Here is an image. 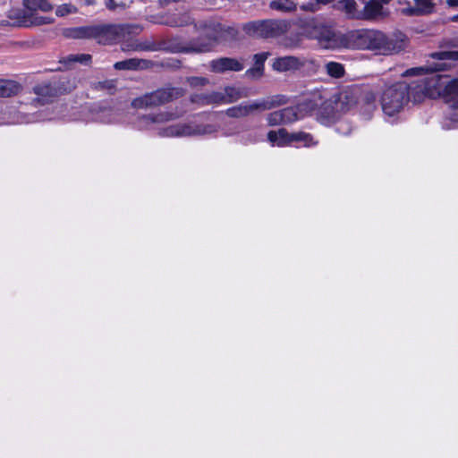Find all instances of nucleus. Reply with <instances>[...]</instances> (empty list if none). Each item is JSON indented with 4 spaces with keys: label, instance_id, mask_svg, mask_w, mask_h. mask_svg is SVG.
Returning <instances> with one entry per match:
<instances>
[{
    "label": "nucleus",
    "instance_id": "47",
    "mask_svg": "<svg viewBox=\"0 0 458 458\" xmlns=\"http://www.w3.org/2000/svg\"><path fill=\"white\" fill-rule=\"evenodd\" d=\"M452 21L458 22V13L451 18Z\"/></svg>",
    "mask_w": 458,
    "mask_h": 458
},
{
    "label": "nucleus",
    "instance_id": "14",
    "mask_svg": "<svg viewBox=\"0 0 458 458\" xmlns=\"http://www.w3.org/2000/svg\"><path fill=\"white\" fill-rule=\"evenodd\" d=\"M177 116L172 112H159L150 114L140 118L138 127L140 129H153L155 125L169 122Z\"/></svg>",
    "mask_w": 458,
    "mask_h": 458
},
{
    "label": "nucleus",
    "instance_id": "26",
    "mask_svg": "<svg viewBox=\"0 0 458 458\" xmlns=\"http://www.w3.org/2000/svg\"><path fill=\"white\" fill-rule=\"evenodd\" d=\"M269 8L281 13H292L296 10L297 5L293 0H272Z\"/></svg>",
    "mask_w": 458,
    "mask_h": 458
},
{
    "label": "nucleus",
    "instance_id": "28",
    "mask_svg": "<svg viewBox=\"0 0 458 458\" xmlns=\"http://www.w3.org/2000/svg\"><path fill=\"white\" fill-rule=\"evenodd\" d=\"M293 142H301L304 147H311L317 144L313 137L304 131L290 133V144Z\"/></svg>",
    "mask_w": 458,
    "mask_h": 458
},
{
    "label": "nucleus",
    "instance_id": "34",
    "mask_svg": "<svg viewBox=\"0 0 458 458\" xmlns=\"http://www.w3.org/2000/svg\"><path fill=\"white\" fill-rule=\"evenodd\" d=\"M444 69V66L442 64H437L435 67H428V66H421V67H414L411 69H407L403 73V76H420L426 73L428 71H436V70H442Z\"/></svg>",
    "mask_w": 458,
    "mask_h": 458
},
{
    "label": "nucleus",
    "instance_id": "49",
    "mask_svg": "<svg viewBox=\"0 0 458 458\" xmlns=\"http://www.w3.org/2000/svg\"><path fill=\"white\" fill-rule=\"evenodd\" d=\"M104 113H106L108 115H111L113 111L108 109V110H105Z\"/></svg>",
    "mask_w": 458,
    "mask_h": 458
},
{
    "label": "nucleus",
    "instance_id": "35",
    "mask_svg": "<svg viewBox=\"0 0 458 458\" xmlns=\"http://www.w3.org/2000/svg\"><path fill=\"white\" fill-rule=\"evenodd\" d=\"M139 60L137 59H128L124 61H120L114 64V67L116 70H133L139 66Z\"/></svg>",
    "mask_w": 458,
    "mask_h": 458
},
{
    "label": "nucleus",
    "instance_id": "46",
    "mask_svg": "<svg viewBox=\"0 0 458 458\" xmlns=\"http://www.w3.org/2000/svg\"><path fill=\"white\" fill-rule=\"evenodd\" d=\"M379 3H381V6H383V4H387L391 0H377Z\"/></svg>",
    "mask_w": 458,
    "mask_h": 458
},
{
    "label": "nucleus",
    "instance_id": "12",
    "mask_svg": "<svg viewBox=\"0 0 458 458\" xmlns=\"http://www.w3.org/2000/svg\"><path fill=\"white\" fill-rule=\"evenodd\" d=\"M209 68L214 72L223 73L228 71L240 72L243 70L244 65L242 62L238 59L221 57L212 60L209 63Z\"/></svg>",
    "mask_w": 458,
    "mask_h": 458
},
{
    "label": "nucleus",
    "instance_id": "19",
    "mask_svg": "<svg viewBox=\"0 0 458 458\" xmlns=\"http://www.w3.org/2000/svg\"><path fill=\"white\" fill-rule=\"evenodd\" d=\"M310 36L317 38L324 47H330L335 38L334 32L322 23H318L313 27Z\"/></svg>",
    "mask_w": 458,
    "mask_h": 458
},
{
    "label": "nucleus",
    "instance_id": "22",
    "mask_svg": "<svg viewBox=\"0 0 458 458\" xmlns=\"http://www.w3.org/2000/svg\"><path fill=\"white\" fill-rule=\"evenodd\" d=\"M337 10L344 13L349 19L361 20V10L358 9L355 0H341L335 4Z\"/></svg>",
    "mask_w": 458,
    "mask_h": 458
},
{
    "label": "nucleus",
    "instance_id": "20",
    "mask_svg": "<svg viewBox=\"0 0 458 458\" xmlns=\"http://www.w3.org/2000/svg\"><path fill=\"white\" fill-rule=\"evenodd\" d=\"M208 28L214 33L217 35V42L220 40H232L235 39L238 31L233 27L225 26L221 23L208 22Z\"/></svg>",
    "mask_w": 458,
    "mask_h": 458
},
{
    "label": "nucleus",
    "instance_id": "31",
    "mask_svg": "<svg viewBox=\"0 0 458 458\" xmlns=\"http://www.w3.org/2000/svg\"><path fill=\"white\" fill-rule=\"evenodd\" d=\"M283 116V122L284 124L292 123L301 118V113L297 106H290L280 109Z\"/></svg>",
    "mask_w": 458,
    "mask_h": 458
},
{
    "label": "nucleus",
    "instance_id": "39",
    "mask_svg": "<svg viewBox=\"0 0 458 458\" xmlns=\"http://www.w3.org/2000/svg\"><path fill=\"white\" fill-rule=\"evenodd\" d=\"M187 81L191 88L204 87L209 82L205 77H190Z\"/></svg>",
    "mask_w": 458,
    "mask_h": 458
},
{
    "label": "nucleus",
    "instance_id": "41",
    "mask_svg": "<svg viewBox=\"0 0 458 458\" xmlns=\"http://www.w3.org/2000/svg\"><path fill=\"white\" fill-rule=\"evenodd\" d=\"M320 3H318L316 0L315 2L304 4L301 6V9L306 12H316L318 9V5Z\"/></svg>",
    "mask_w": 458,
    "mask_h": 458
},
{
    "label": "nucleus",
    "instance_id": "32",
    "mask_svg": "<svg viewBox=\"0 0 458 458\" xmlns=\"http://www.w3.org/2000/svg\"><path fill=\"white\" fill-rule=\"evenodd\" d=\"M435 0H414L417 6V13L420 15H428L435 10Z\"/></svg>",
    "mask_w": 458,
    "mask_h": 458
},
{
    "label": "nucleus",
    "instance_id": "44",
    "mask_svg": "<svg viewBox=\"0 0 458 458\" xmlns=\"http://www.w3.org/2000/svg\"><path fill=\"white\" fill-rule=\"evenodd\" d=\"M446 3L450 6H458V0H446Z\"/></svg>",
    "mask_w": 458,
    "mask_h": 458
},
{
    "label": "nucleus",
    "instance_id": "30",
    "mask_svg": "<svg viewBox=\"0 0 458 458\" xmlns=\"http://www.w3.org/2000/svg\"><path fill=\"white\" fill-rule=\"evenodd\" d=\"M325 70L330 77L335 79L342 78L345 73L344 66L340 63L333 61L327 62L325 64Z\"/></svg>",
    "mask_w": 458,
    "mask_h": 458
},
{
    "label": "nucleus",
    "instance_id": "16",
    "mask_svg": "<svg viewBox=\"0 0 458 458\" xmlns=\"http://www.w3.org/2000/svg\"><path fill=\"white\" fill-rule=\"evenodd\" d=\"M304 65V61L293 55H286L274 59L272 68L283 72L300 69Z\"/></svg>",
    "mask_w": 458,
    "mask_h": 458
},
{
    "label": "nucleus",
    "instance_id": "23",
    "mask_svg": "<svg viewBox=\"0 0 458 458\" xmlns=\"http://www.w3.org/2000/svg\"><path fill=\"white\" fill-rule=\"evenodd\" d=\"M220 94L223 97L221 104L236 102L242 98L248 97V91L246 89L236 87H226L223 92H220Z\"/></svg>",
    "mask_w": 458,
    "mask_h": 458
},
{
    "label": "nucleus",
    "instance_id": "24",
    "mask_svg": "<svg viewBox=\"0 0 458 458\" xmlns=\"http://www.w3.org/2000/svg\"><path fill=\"white\" fill-rule=\"evenodd\" d=\"M267 140L272 146L284 147L290 144V132L283 128L278 131H270L267 133Z\"/></svg>",
    "mask_w": 458,
    "mask_h": 458
},
{
    "label": "nucleus",
    "instance_id": "9",
    "mask_svg": "<svg viewBox=\"0 0 458 458\" xmlns=\"http://www.w3.org/2000/svg\"><path fill=\"white\" fill-rule=\"evenodd\" d=\"M195 28L202 30L205 36L191 40L188 43L178 45L175 47L177 51L183 53H205L213 49L217 43V35H214L213 31L209 30L208 23L201 22L199 25H195Z\"/></svg>",
    "mask_w": 458,
    "mask_h": 458
},
{
    "label": "nucleus",
    "instance_id": "1",
    "mask_svg": "<svg viewBox=\"0 0 458 458\" xmlns=\"http://www.w3.org/2000/svg\"><path fill=\"white\" fill-rule=\"evenodd\" d=\"M411 96L414 102H421L425 98H443L447 105L446 119L454 123V114L458 107V79L435 72L421 77L411 85Z\"/></svg>",
    "mask_w": 458,
    "mask_h": 458
},
{
    "label": "nucleus",
    "instance_id": "21",
    "mask_svg": "<svg viewBox=\"0 0 458 458\" xmlns=\"http://www.w3.org/2000/svg\"><path fill=\"white\" fill-rule=\"evenodd\" d=\"M223 99L219 91H212L208 93H198L191 96V102L199 106L217 105L221 104Z\"/></svg>",
    "mask_w": 458,
    "mask_h": 458
},
{
    "label": "nucleus",
    "instance_id": "5",
    "mask_svg": "<svg viewBox=\"0 0 458 458\" xmlns=\"http://www.w3.org/2000/svg\"><path fill=\"white\" fill-rule=\"evenodd\" d=\"M290 23L285 20L268 19L249 21L243 24L244 32L253 38H277L285 34Z\"/></svg>",
    "mask_w": 458,
    "mask_h": 458
},
{
    "label": "nucleus",
    "instance_id": "10",
    "mask_svg": "<svg viewBox=\"0 0 458 458\" xmlns=\"http://www.w3.org/2000/svg\"><path fill=\"white\" fill-rule=\"evenodd\" d=\"M301 117L316 113L318 117L330 118L333 114L332 102L320 93H313L298 105Z\"/></svg>",
    "mask_w": 458,
    "mask_h": 458
},
{
    "label": "nucleus",
    "instance_id": "15",
    "mask_svg": "<svg viewBox=\"0 0 458 458\" xmlns=\"http://www.w3.org/2000/svg\"><path fill=\"white\" fill-rule=\"evenodd\" d=\"M360 97V88H346L339 93L337 105L340 106L342 111H348L358 105V100Z\"/></svg>",
    "mask_w": 458,
    "mask_h": 458
},
{
    "label": "nucleus",
    "instance_id": "11",
    "mask_svg": "<svg viewBox=\"0 0 458 458\" xmlns=\"http://www.w3.org/2000/svg\"><path fill=\"white\" fill-rule=\"evenodd\" d=\"M74 88L75 83H70V81L68 85H64V82L38 84L33 88V92L37 95L33 104L35 106L47 104L52 102L57 95L71 91Z\"/></svg>",
    "mask_w": 458,
    "mask_h": 458
},
{
    "label": "nucleus",
    "instance_id": "37",
    "mask_svg": "<svg viewBox=\"0 0 458 458\" xmlns=\"http://www.w3.org/2000/svg\"><path fill=\"white\" fill-rule=\"evenodd\" d=\"M267 124L269 126H276L284 124L283 122V116L281 110H277L272 113H269L267 116Z\"/></svg>",
    "mask_w": 458,
    "mask_h": 458
},
{
    "label": "nucleus",
    "instance_id": "6",
    "mask_svg": "<svg viewBox=\"0 0 458 458\" xmlns=\"http://www.w3.org/2000/svg\"><path fill=\"white\" fill-rule=\"evenodd\" d=\"M287 98L283 95L272 96L265 99L256 100L250 104H242L232 106L226 110V114L233 118L246 117L255 112H262L284 106Z\"/></svg>",
    "mask_w": 458,
    "mask_h": 458
},
{
    "label": "nucleus",
    "instance_id": "36",
    "mask_svg": "<svg viewBox=\"0 0 458 458\" xmlns=\"http://www.w3.org/2000/svg\"><path fill=\"white\" fill-rule=\"evenodd\" d=\"M77 12H78L77 7L72 4H63L59 6H57V8L55 10V13L59 17H64V16L71 14V13H76Z\"/></svg>",
    "mask_w": 458,
    "mask_h": 458
},
{
    "label": "nucleus",
    "instance_id": "27",
    "mask_svg": "<svg viewBox=\"0 0 458 458\" xmlns=\"http://www.w3.org/2000/svg\"><path fill=\"white\" fill-rule=\"evenodd\" d=\"M268 56V53H260L254 55L256 67L249 69L246 74L251 77H260L262 75L263 64Z\"/></svg>",
    "mask_w": 458,
    "mask_h": 458
},
{
    "label": "nucleus",
    "instance_id": "50",
    "mask_svg": "<svg viewBox=\"0 0 458 458\" xmlns=\"http://www.w3.org/2000/svg\"><path fill=\"white\" fill-rule=\"evenodd\" d=\"M113 121H114V120H113V119H111V118L106 119V120H103V122H105V123H111V122H113Z\"/></svg>",
    "mask_w": 458,
    "mask_h": 458
},
{
    "label": "nucleus",
    "instance_id": "29",
    "mask_svg": "<svg viewBox=\"0 0 458 458\" xmlns=\"http://www.w3.org/2000/svg\"><path fill=\"white\" fill-rule=\"evenodd\" d=\"M24 4L31 12H48L53 9L52 4L47 0H24Z\"/></svg>",
    "mask_w": 458,
    "mask_h": 458
},
{
    "label": "nucleus",
    "instance_id": "3",
    "mask_svg": "<svg viewBox=\"0 0 458 458\" xmlns=\"http://www.w3.org/2000/svg\"><path fill=\"white\" fill-rule=\"evenodd\" d=\"M125 27L114 23H98L71 29L68 36L73 38L96 39L102 45L111 44L121 38Z\"/></svg>",
    "mask_w": 458,
    "mask_h": 458
},
{
    "label": "nucleus",
    "instance_id": "40",
    "mask_svg": "<svg viewBox=\"0 0 458 458\" xmlns=\"http://www.w3.org/2000/svg\"><path fill=\"white\" fill-rule=\"evenodd\" d=\"M91 56L89 55H73L69 56V61L72 62H80V63H87Z\"/></svg>",
    "mask_w": 458,
    "mask_h": 458
},
{
    "label": "nucleus",
    "instance_id": "42",
    "mask_svg": "<svg viewBox=\"0 0 458 458\" xmlns=\"http://www.w3.org/2000/svg\"><path fill=\"white\" fill-rule=\"evenodd\" d=\"M401 13L407 16H420L419 13H417V6H408L406 8L402 9Z\"/></svg>",
    "mask_w": 458,
    "mask_h": 458
},
{
    "label": "nucleus",
    "instance_id": "38",
    "mask_svg": "<svg viewBox=\"0 0 458 458\" xmlns=\"http://www.w3.org/2000/svg\"><path fill=\"white\" fill-rule=\"evenodd\" d=\"M432 57L439 60H458V51H441L432 54Z\"/></svg>",
    "mask_w": 458,
    "mask_h": 458
},
{
    "label": "nucleus",
    "instance_id": "25",
    "mask_svg": "<svg viewBox=\"0 0 458 458\" xmlns=\"http://www.w3.org/2000/svg\"><path fill=\"white\" fill-rule=\"evenodd\" d=\"M21 89V85L14 81L0 80V98H9L16 95Z\"/></svg>",
    "mask_w": 458,
    "mask_h": 458
},
{
    "label": "nucleus",
    "instance_id": "48",
    "mask_svg": "<svg viewBox=\"0 0 458 458\" xmlns=\"http://www.w3.org/2000/svg\"><path fill=\"white\" fill-rule=\"evenodd\" d=\"M133 50H141L143 49V47L140 46V45H136L135 47H132Z\"/></svg>",
    "mask_w": 458,
    "mask_h": 458
},
{
    "label": "nucleus",
    "instance_id": "4",
    "mask_svg": "<svg viewBox=\"0 0 458 458\" xmlns=\"http://www.w3.org/2000/svg\"><path fill=\"white\" fill-rule=\"evenodd\" d=\"M411 86L406 82H397L386 87L381 95L380 104L385 115L393 117L398 114L410 100Z\"/></svg>",
    "mask_w": 458,
    "mask_h": 458
},
{
    "label": "nucleus",
    "instance_id": "33",
    "mask_svg": "<svg viewBox=\"0 0 458 458\" xmlns=\"http://www.w3.org/2000/svg\"><path fill=\"white\" fill-rule=\"evenodd\" d=\"M192 21L191 17L188 13H184L182 14H174L169 18V21L166 22L170 26H185L190 24Z\"/></svg>",
    "mask_w": 458,
    "mask_h": 458
},
{
    "label": "nucleus",
    "instance_id": "8",
    "mask_svg": "<svg viewBox=\"0 0 458 458\" xmlns=\"http://www.w3.org/2000/svg\"><path fill=\"white\" fill-rule=\"evenodd\" d=\"M182 94L183 91L180 88L160 89L134 98L131 102V106L140 109L155 107L178 98Z\"/></svg>",
    "mask_w": 458,
    "mask_h": 458
},
{
    "label": "nucleus",
    "instance_id": "45",
    "mask_svg": "<svg viewBox=\"0 0 458 458\" xmlns=\"http://www.w3.org/2000/svg\"><path fill=\"white\" fill-rule=\"evenodd\" d=\"M95 3H96V0H85L86 5H92V4H95Z\"/></svg>",
    "mask_w": 458,
    "mask_h": 458
},
{
    "label": "nucleus",
    "instance_id": "18",
    "mask_svg": "<svg viewBox=\"0 0 458 458\" xmlns=\"http://www.w3.org/2000/svg\"><path fill=\"white\" fill-rule=\"evenodd\" d=\"M386 16V12L381 6V3L377 0H369L366 2L361 10V20L370 21L377 20Z\"/></svg>",
    "mask_w": 458,
    "mask_h": 458
},
{
    "label": "nucleus",
    "instance_id": "13",
    "mask_svg": "<svg viewBox=\"0 0 458 458\" xmlns=\"http://www.w3.org/2000/svg\"><path fill=\"white\" fill-rule=\"evenodd\" d=\"M54 21V19L47 16H40L35 13L30 15H24L22 18H18L13 22L8 21H2L1 25H11L14 27H29V26H39L43 24H50Z\"/></svg>",
    "mask_w": 458,
    "mask_h": 458
},
{
    "label": "nucleus",
    "instance_id": "7",
    "mask_svg": "<svg viewBox=\"0 0 458 458\" xmlns=\"http://www.w3.org/2000/svg\"><path fill=\"white\" fill-rule=\"evenodd\" d=\"M218 131L215 124H203L195 122L177 123L163 128L158 134L162 137H195L211 135Z\"/></svg>",
    "mask_w": 458,
    "mask_h": 458
},
{
    "label": "nucleus",
    "instance_id": "43",
    "mask_svg": "<svg viewBox=\"0 0 458 458\" xmlns=\"http://www.w3.org/2000/svg\"><path fill=\"white\" fill-rule=\"evenodd\" d=\"M105 5L110 11H114L117 7H121L122 9L125 8V4H123V3L116 4L114 2V0H106L105 1Z\"/></svg>",
    "mask_w": 458,
    "mask_h": 458
},
{
    "label": "nucleus",
    "instance_id": "17",
    "mask_svg": "<svg viewBox=\"0 0 458 458\" xmlns=\"http://www.w3.org/2000/svg\"><path fill=\"white\" fill-rule=\"evenodd\" d=\"M360 111L362 114L369 118L372 114L377 109V98L376 95L372 91H364L360 90V97L358 100V105Z\"/></svg>",
    "mask_w": 458,
    "mask_h": 458
},
{
    "label": "nucleus",
    "instance_id": "2",
    "mask_svg": "<svg viewBox=\"0 0 458 458\" xmlns=\"http://www.w3.org/2000/svg\"><path fill=\"white\" fill-rule=\"evenodd\" d=\"M342 42L351 49L375 50L382 55H393L405 48L407 38L403 33L386 36L379 30L360 29L344 34Z\"/></svg>",
    "mask_w": 458,
    "mask_h": 458
}]
</instances>
